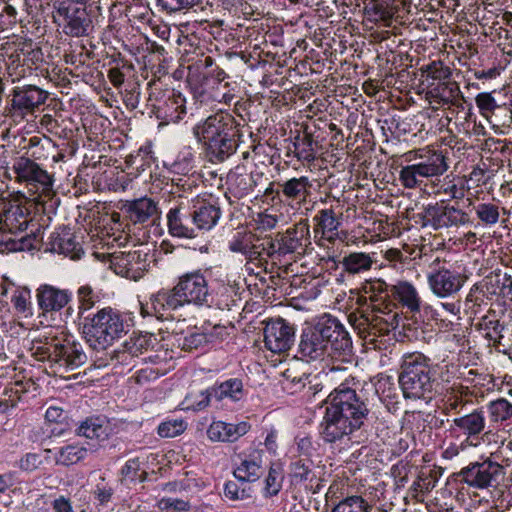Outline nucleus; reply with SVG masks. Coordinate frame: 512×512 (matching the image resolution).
Listing matches in <instances>:
<instances>
[{"label":"nucleus","mask_w":512,"mask_h":512,"mask_svg":"<svg viewBox=\"0 0 512 512\" xmlns=\"http://www.w3.org/2000/svg\"><path fill=\"white\" fill-rule=\"evenodd\" d=\"M369 293L371 313L362 314L357 328L360 334L375 347L381 348L382 337L389 336L399 325V315L392 310V303H386L387 298L397 301L411 313L421 309V297L417 288L408 281H398L387 285L377 281L365 288Z\"/></svg>","instance_id":"f257e3e1"},{"label":"nucleus","mask_w":512,"mask_h":512,"mask_svg":"<svg viewBox=\"0 0 512 512\" xmlns=\"http://www.w3.org/2000/svg\"><path fill=\"white\" fill-rule=\"evenodd\" d=\"M359 381L348 377L326 398V410L320 424V434L325 442L337 443L351 440L368 419L369 408L357 393Z\"/></svg>","instance_id":"f03ea898"},{"label":"nucleus","mask_w":512,"mask_h":512,"mask_svg":"<svg viewBox=\"0 0 512 512\" xmlns=\"http://www.w3.org/2000/svg\"><path fill=\"white\" fill-rule=\"evenodd\" d=\"M165 291L160 300L174 311L184 305L225 310L230 309L233 302L232 287L226 283L209 285L205 271L201 269L182 274L173 288Z\"/></svg>","instance_id":"7ed1b4c3"},{"label":"nucleus","mask_w":512,"mask_h":512,"mask_svg":"<svg viewBox=\"0 0 512 512\" xmlns=\"http://www.w3.org/2000/svg\"><path fill=\"white\" fill-rule=\"evenodd\" d=\"M239 125L231 113L219 111L197 123L192 133L209 162L222 163L237 150Z\"/></svg>","instance_id":"20e7f679"},{"label":"nucleus","mask_w":512,"mask_h":512,"mask_svg":"<svg viewBox=\"0 0 512 512\" xmlns=\"http://www.w3.org/2000/svg\"><path fill=\"white\" fill-rule=\"evenodd\" d=\"M31 221L28 209L10 201L0 203V246L3 251L19 252L40 250L43 245L41 229L31 234L17 237L24 232Z\"/></svg>","instance_id":"39448f33"},{"label":"nucleus","mask_w":512,"mask_h":512,"mask_svg":"<svg viewBox=\"0 0 512 512\" xmlns=\"http://www.w3.org/2000/svg\"><path fill=\"white\" fill-rule=\"evenodd\" d=\"M31 352L37 360L47 361L51 373L60 377L87 361L82 345L63 333L61 336L47 337L45 342H33Z\"/></svg>","instance_id":"423d86ee"},{"label":"nucleus","mask_w":512,"mask_h":512,"mask_svg":"<svg viewBox=\"0 0 512 512\" xmlns=\"http://www.w3.org/2000/svg\"><path fill=\"white\" fill-rule=\"evenodd\" d=\"M129 331L127 317L112 307L83 317V333L95 350H105Z\"/></svg>","instance_id":"0eeeda50"},{"label":"nucleus","mask_w":512,"mask_h":512,"mask_svg":"<svg viewBox=\"0 0 512 512\" xmlns=\"http://www.w3.org/2000/svg\"><path fill=\"white\" fill-rule=\"evenodd\" d=\"M398 381L405 398L431 399L434 386L431 360L418 352L405 354Z\"/></svg>","instance_id":"6e6552de"},{"label":"nucleus","mask_w":512,"mask_h":512,"mask_svg":"<svg viewBox=\"0 0 512 512\" xmlns=\"http://www.w3.org/2000/svg\"><path fill=\"white\" fill-rule=\"evenodd\" d=\"M409 162L399 172V180L407 189L421 188L427 180L439 177L448 170L446 157L437 150L419 149L410 152Z\"/></svg>","instance_id":"1a4fd4ad"},{"label":"nucleus","mask_w":512,"mask_h":512,"mask_svg":"<svg viewBox=\"0 0 512 512\" xmlns=\"http://www.w3.org/2000/svg\"><path fill=\"white\" fill-rule=\"evenodd\" d=\"M427 285L430 292L439 299L454 298L464 287L468 276L465 267L436 257L427 267Z\"/></svg>","instance_id":"9d476101"},{"label":"nucleus","mask_w":512,"mask_h":512,"mask_svg":"<svg viewBox=\"0 0 512 512\" xmlns=\"http://www.w3.org/2000/svg\"><path fill=\"white\" fill-rule=\"evenodd\" d=\"M315 323L323 334L325 348L332 362L330 370H343L341 364L350 362L353 355L352 339L345 325L330 314H324Z\"/></svg>","instance_id":"9b49d317"},{"label":"nucleus","mask_w":512,"mask_h":512,"mask_svg":"<svg viewBox=\"0 0 512 512\" xmlns=\"http://www.w3.org/2000/svg\"><path fill=\"white\" fill-rule=\"evenodd\" d=\"M9 175L20 184H24L30 191L40 192L46 197L53 193V177L37 162L28 157H17L9 168Z\"/></svg>","instance_id":"f8f14e48"},{"label":"nucleus","mask_w":512,"mask_h":512,"mask_svg":"<svg viewBox=\"0 0 512 512\" xmlns=\"http://www.w3.org/2000/svg\"><path fill=\"white\" fill-rule=\"evenodd\" d=\"M122 211L127 220L133 225L141 227H153L155 231L161 230L162 210L158 201L144 196L132 201H127Z\"/></svg>","instance_id":"ddd939ff"},{"label":"nucleus","mask_w":512,"mask_h":512,"mask_svg":"<svg viewBox=\"0 0 512 512\" xmlns=\"http://www.w3.org/2000/svg\"><path fill=\"white\" fill-rule=\"evenodd\" d=\"M343 213L333 206L319 209L312 217L313 234L316 240H325L330 244L345 241L348 232L341 230Z\"/></svg>","instance_id":"4468645a"},{"label":"nucleus","mask_w":512,"mask_h":512,"mask_svg":"<svg viewBox=\"0 0 512 512\" xmlns=\"http://www.w3.org/2000/svg\"><path fill=\"white\" fill-rule=\"evenodd\" d=\"M55 22L63 27V32L72 37L87 34L91 19L85 6L76 7L69 2H58L53 14Z\"/></svg>","instance_id":"2eb2a0df"},{"label":"nucleus","mask_w":512,"mask_h":512,"mask_svg":"<svg viewBox=\"0 0 512 512\" xmlns=\"http://www.w3.org/2000/svg\"><path fill=\"white\" fill-rule=\"evenodd\" d=\"M148 254L141 250L128 252H114L107 255L110 268L122 277L137 281L147 271L149 262Z\"/></svg>","instance_id":"dca6fc26"},{"label":"nucleus","mask_w":512,"mask_h":512,"mask_svg":"<svg viewBox=\"0 0 512 512\" xmlns=\"http://www.w3.org/2000/svg\"><path fill=\"white\" fill-rule=\"evenodd\" d=\"M10 97L9 114L24 119L46 102L48 92L35 85L16 86L12 89Z\"/></svg>","instance_id":"f3484780"},{"label":"nucleus","mask_w":512,"mask_h":512,"mask_svg":"<svg viewBox=\"0 0 512 512\" xmlns=\"http://www.w3.org/2000/svg\"><path fill=\"white\" fill-rule=\"evenodd\" d=\"M486 411L484 406L473 409L471 412L455 417L449 431L452 434L465 436V441L477 447L479 440L486 432Z\"/></svg>","instance_id":"a211bd4d"},{"label":"nucleus","mask_w":512,"mask_h":512,"mask_svg":"<svg viewBox=\"0 0 512 512\" xmlns=\"http://www.w3.org/2000/svg\"><path fill=\"white\" fill-rule=\"evenodd\" d=\"M473 462L461 469L458 474L461 482L476 489L494 487L499 483L504 473L497 465L486 462Z\"/></svg>","instance_id":"6ab92c4d"},{"label":"nucleus","mask_w":512,"mask_h":512,"mask_svg":"<svg viewBox=\"0 0 512 512\" xmlns=\"http://www.w3.org/2000/svg\"><path fill=\"white\" fill-rule=\"evenodd\" d=\"M373 254L365 252H350L344 255L341 259L336 257H328L326 263L331 269L341 271L336 275V282L343 284L350 277L364 274L371 270L375 263Z\"/></svg>","instance_id":"aec40b11"},{"label":"nucleus","mask_w":512,"mask_h":512,"mask_svg":"<svg viewBox=\"0 0 512 512\" xmlns=\"http://www.w3.org/2000/svg\"><path fill=\"white\" fill-rule=\"evenodd\" d=\"M42 52L34 44L29 42H20L14 45L13 50L8 55L6 62L8 76L14 83L23 78L31 66L41 60Z\"/></svg>","instance_id":"412c9836"},{"label":"nucleus","mask_w":512,"mask_h":512,"mask_svg":"<svg viewBox=\"0 0 512 512\" xmlns=\"http://www.w3.org/2000/svg\"><path fill=\"white\" fill-rule=\"evenodd\" d=\"M325 347L323 334L319 332L316 323L302 330L298 344L300 359L307 363H324L329 366L332 362Z\"/></svg>","instance_id":"4be33fe9"},{"label":"nucleus","mask_w":512,"mask_h":512,"mask_svg":"<svg viewBox=\"0 0 512 512\" xmlns=\"http://www.w3.org/2000/svg\"><path fill=\"white\" fill-rule=\"evenodd\" d=\"M156 117L163 123H178L186 114L185 98L174 90H166L160 97L149 99Z\"/></svg>","instance_id":"5701e85b"},{"label":"nucleus","mask_w":512,"mask_h":512,"mask_svg":"<svg viewBox=\"0 0 512 512\" xmlns=\"http://www.w3.org/2000/svg\"><path fill=\"white\" fill-rule=\"evenodd\" d=\"M426 218L434 229L460 227L472 224L468 212L455 205H430L426 209Z\"/></svg>","instance_id":"b1692460"},{"label":"nucleus","mask_w":512,"mask_h":512,"mask_svg":"<svg viewBox=\"0 0 512 512\" xmlns=\"http://www.w3.org/2000/svg\"><path fill=\"white\" fill-rule=\"evenodd\" d=\"M262 172L254 171L248 173L246 167L237 165L227 175L228 193L237 199H241L254 192L255 188L266 181Z\"/></svg>","instance_id":"393cba45"},{"label":"nucleus","mask_w":512,"mask_h":512,"mask_svg":"<svg viewBox=\"0 0 512 512\" xmlns=\"http://www.w3.org/2000/svg\"><path fill=\"white\" fill-rule=\"evenodd\" d=\"M191 207L183 202L171 207L166 214L168 233L175 238H196Z\"/></svg>","instance_id":"a878e982"},{"label":"nucleus","mask_w":512,"mask_h":512,"mask_svg":"<svg viewBox=\"0 0 512 512\" xmlns=\"http://www.w3.org/2000/svg\"><path fill=\"white\" fill-rule=\"evenodd\" d=\"M294 335V328L284 319H272L264 328V343L273 353L285 352L293 344Z\"/></svg>","instance_id":"bb28decb"},{"label":"nucleus","mask_w":512,"mask_h":512,"mask_svg":"<svg viewBox=\"0 0 512 512\" xmlns=\"http://www.w3.org/2000/svg\"><path fill=\"white\" fill-rule=\"evenodd\" d=\"M226 72L216 67L205 77L203 94L212 101L230 105L235 99V88L227 81Z\"/></svg>","instance_id":"cd10ccee"},{"label":"nucleus","mask_w":512,"mask_h":512,"mask_svg":"<svg viewBox=\"0 0 512 512\" xmlns=\"http://www.w3.org/2000/svg\"><path fill=\"white\" fill-rule=\"evenodd\" d=\"M45 251L58 253L71 260H79L84 254L79 237L67 227L59 228L50 234Z\"/></svg>","instance_id":"c85d7f7f"},{"label":"nucleus","mask_w":512,"mask_h":512,"mask_svg":"<svg viewBox=\"0 0 512 512\" xmlns=\"http://www.w3.org/2000/svg\"><path fill=\"white\" fill-rule=\"evenodd\" d=\"M278 251L284 256L289 254L303 255L310 241V228L306 222H300L278 235Z\"/></svg>","instance_id":"c756f323"},{"label":"nucleus","mask_w":512,"mask_h":512,"mask_svg":"<svg viewBox=\"0 0 512 512\" xmlns=\"http://www.w3.org/2000/svg\"><path fill=\"white\" fill-rule=\"evenodd\" d=\"M278 195L282 201L290 206H301L307 202L312 195V181L307 176L293 177L282 183H278Z\"/></svg>","instance_id":"7c9ffc66"},{"label":"nucleus","mask_w":512,"mask_h":512,"mask_svg":"<svg viewBox=\"0 0 512 512\" xmlns=\"http://www.w3.org/2000/svg\"><path fill=\"white\" fill-rule=\"evenodd\" d=\"M36 298L43 312H59L72 301L73 293L70 289L42 284L36 290Z\"/></svg>","instance_id":"2f4dec72"},{"label":"nucleus","mask_w":512,"mask_h":512,"mask_svg":"<svg viewBox=\"0 0 512 512\" xmlns=\"http://www.w3.org/2000/svg\"><path fill=\"white\" fill-rule=\"evenodd\" d=\"M481 441L489 447V455L481 459L497 465L503 472L504 467L509 465L512 452V442L506 443L504 437L489 429L481 437Z\"/></svg>","instance_id":"473e14b6"},{"label":"nucleus","mask_w":512,"mask_h":512,"mask_svg":"<svg viewBox=\"0 0 512 512\" xmlns=\"http://www.w3.org/2000/svg\"><path fill=\"white\" fill-rule=\"evenodd\" d=\"M264 450L259 448L250 449L243 454L240 464L235 468L233 474L241 482L253 483L264 474L263 467Z\"/></svg>","instance_id":"72a5a7b5"},{"label":"nucleus","mask_w":512,"mask_h":512,"mask_svg":"<svg viewBox=\"0 0 512 512\" xmlns=\"http://www.w3.org/2000/svg\"><path fill=\"white\" fill-rule=\"evenodd\" d=\"M194 220L196 238L214 228L220 217L221 209L218 205L206 201H196L191 206Z\"/></svg>","instance_id":"f704fd0d"},{"label":"nucleus","mask_w":512,"mask_h":512,"mask_svg":"<svg viewBox=\"0 0 512 512\" xmlns=\"http://www.w3.org/2000/svg\"><path fill=\"white\" fill-rule=\"evenodd\" d=\"M250 429L251 425L246 421L239 423L214 421L207 429V436L215 442H234L247 434Z\"/></svg>","instance_id":"c9c22d12"},{"label":"nucleus","mask_w":512,"mask_h":512,"mask_svg":"<svg viewBox=\"0 0 512 512\" xmlns=\"http://www.w3.org/2000/svg\"><path fill=\"white\" fill-rule=\"evenodd\" d=\"M258 248V237L246 229L236 230L228 240V249L243 255L249 261L259 258Z\"/></svg>","instance_id":"e433bc0d"},{"label":"nucleus","mask_w":512,"mask_h":512,"mask_svg":"<svg viewBox=\"0 0 512 512\" xmlns=\"http://www.w3.org/2000/svg\"><path fill=\"white\" fill-rule=\"evenodd\" d=\"M111 421L105 416H91L80 423L77 434L88 439L104 442L114 434Z\"/></svg>","instance_id":"4c0bfd02"},{"label":"nucleus","mask_w":512,"mask_h":512,"mask_svg":"<svg viewBox=\"0 0 512 512\" xmlns=\"http://www.w3.org/2000/svg\"><path fill=\"white\" fill-rule=\"evenodd\" d=\"M214 402L229 400L231 402L241 401L246 396L243 381L239 378H229L212 386Z\"/></svg>","instance_id":"58836bf2"},{"label":"nucleus","mask_w":512,"mask_h":512,"mask_svg":"<svg viewBox=\"0 0 512 512\" xmlns=\"http://www.w3.org/2000/svg\"><path fill=\"white\" fill-rule=\"evenodd\" d=\"M482 286L487 294L512 298V275L506 270H494L483 279Z\"/></svg>","instance_id":"ea45409f"},{"label":"nucleus","mask_w":512,"mask_h":512,"mask_svg":"<svg viewBox=\"0 0 512 512\" xmlns=\"http://www.w3.org/2000/svg\"><path fill=\"white\" fill-rule=\"evenodd\" d=\"M431 103L460 106L463 97L456 82H440L429 92Z\"/></svg>","instance_id":"a19ab883"},{"label":"nucleus","mask_w":512,"mask_h":512,"mask_svg":"<svg viewBox=\"0 0 512 512\" xmlns=\"http://www.w3.org/2000/svg\"><path fill=\"white\" fill-rule=\"evenodd\" d=\"M314 144L315 142L311 134H298L292 141V148H289L288 155L292 154L300 162L312 163L316 159Z\"/></svg>","instance_id":"79ce46f5"},{"label":"nucleus","mask_w":512,"mask_h":512,"mask_svg":"<svg viewBox=\"0 0 512 512\" xmlns=\"http://www.w3.org/2000/svg\"><path fill=\"white\" fill-rule=\"evenodd\" d=\"M89 453V449L79 443L67 444L59 448L55 455V462L62 466H71L84 460Z\"/></svg>","instance_id":"37998d69"},{"label":"nucleus","mask_w":512,"mask_h":512,"mask_svg":"<svg viewBox=\"0 0 512 512\" xmlns=\"http://www.w3.org/2000/svg\"><path fill=\"white\" fill-rule=\"evenodd\" d=\"M226 334V327L222 325H214L211 330L204 328L203 332L193 333L184 340V346L189 349H197L208 343H212L217 339H222Z\"/></svg>","instance_id":"c03bdc74"},{"label":"nucleus","mask_w":512,"mask_h":512,"mask_svg":"<svg viewBox=\"0 0 512 512\" xmlns=\"http://www.w3.org/2000/svg\"><path fill=\"white\" fill-rule=\"evenodd\" d=\"M464 387L452 386L443 398V412L446 415H459L465 410L468 400L464 398Z\"/></svg>","instance_id":"a18cd8bd"},{"label":"nucleus","mask_w":512,"mask_h":512,"mask_svg":"<svg viewBox=\"0 0 512 512\" xmlns=\"http://www.w3.org/2000/svg\"><path fill=\"white\" fill-rule=\"evenodd\" d=\"M166 293L165 289L159 290L157 293L152 294L150 299L145 304H141V315L146 316H155L157 319H167L171 316V312L174 311L173 308H168L163 301L160 300L162 294Z\"/></svg>","instance_id":"49530a36"},{"label":"nucleus","mask_w":512,"mask_h":512,"mask_svg":"<svg viewBox=\"0 0 512 512\" xmlns=\"http://www.w3.org/2000/svg\"><path fill=\"white\" fill-rule=\"evenodd\" d=\"M313 467L310 458L294 460L290 464V476L296 483H313L317 479Z\"/></svg>","instance_id":"de8ad7c7"},{"label":"nucleus","mask_w":512,"mask_h":512,"mask_svg":"<svg viewBox=\"0 0 512 512\" xmlns=\"http://www.w3.org/2000/svg\"><path fill=\"white\" fill-rule=\"evenodd\" d=\"M476 327L486 339L493 342V345L501 343L503 326L496 318L495 313L481 317Z\"/></svg>","instance_id":"09e8293b"},{"label":"nucleus","mask_w":512,"mask_h":512,"mask_svg":"<svg viewBox=\"0 0 512 512\" xmlns=\"http://www.w3.org/2000/svg\"><path fill=\"white\" fill-rule=\"evenodd\" d=\"M484 408L490 423H502L512 417V403L505 398L490 401Z\"/></svg>","instance_id":"8fccbe9b"},{"label":"nucleus","mask_w":512,"mask_h":512,"mask_svg":"<svg viewBox=\"0 0 512 512\" xmlns=\"http://www.w3.org/2000/svg\"><path fill=\"white\" fill-rule=\"evenodd\" d=\"M195 155L191 147H184L169 164L171 172L186 175L194 168Z\"/></svg>","instance_id":"3c124183"},{"label":"nucleus","mask_w":512,"mask_h":512,"mask_svg":"<svg viewBox=\"0 0 512 512\" xmlns=\"http://www.w3.org/2000/svg\"><path fill=\"white\" fill-rule=\"evenodd\" d=\"M477 219L485 226H494L500 218L501 208L493 202H481L473 206Z\"/></svg>","instance_id":"603ef678"},{"label":"nucleus","mask_w":512,"mask_h":512,"mask_svg":"<svg viewBox=\"0 0 512 512\" xmlns=\"http://www.w3.org/2000/svg\"><path fill=\"white\" fill-rule=\"evenodd\" d=\"M157 507L161 512H199L189 501L177 497H163L157 502Z\"/></svg>","instance_id":"864d4df0"},{"label":"nucleus","mask_w":512,"mask_h":512,"mask_svg":"<svg viewBox=\"0 0 512 512\" xmlns=\"http://www.w3.org/2000/svg\"><path fill=\"white\" fill-rule=\"evenodd\" d=\"M368 502L361 496H348L334 506L331 512H369Z\"/></svg>","instance_id":"5fc2aeb1"},{"label":"nucleus","mask_w":512,"mask_h":512,"mask_svg":"<svg viewBox=\"0 0 512 512\" xmlns=\"http://www.w3.org/2000/svg\"><path fill=\"white\" fill-rule=\"evenodd\" d=\"M283 482L282 469L274 464L270 466L268 475L265 479V486L263 494L265 497L276 496L281 488Z\"/></svg>","instance_id":"6e6d98bb"},{"label":"nucleus","mask_w":512,"mask_h":512,"mask_svg":"<svg viewBox=\"0 0 512 512\" xmlns=\"http://www.w3.org/2000/svg\"><path fill=\"white\" fill-rule=\"evenodd\" d=\"M122 481L126 484L140 483L145 479V472L141 470L138 458H132L126 461L121 469Z\"/></svg>","instance_id":"4d7b16f0"},{"label":"nucleus","mask_w":512,"mask_h":512,"mask_svg":"<svg viewBox=\"0 0 512 512\" xmlns=\"http://www.w3.org/2000/svg\"><path fill=\"white\" fill-rule=\"evenodd\" d=\"M433 193H444L450 199L461 200L465 197L466 194L465 181L462 179L444 180L440 187Z\"/></svg>","instance_id":"13d9d810"},{"label":"nucleus","mask_w":512,"mask_h":512,"mask_svg":"<svg viewBox=\"0 0 512 512\" xmlns=\"http://www.w3.org/2000/svg\"><path fill=\"white\" fill-rule=\"evenodd\" d=\"M436 485V479L432 475L421 474L410 488L411 497L422 501L426 493H429Z\"/></svg>","instance_id":"bf43d9fd"},{"label":"nucleus","mask_w":512,"mask_h":512,"mask_svg":"<svg viewBox=\"0 0 512 512\" xmlns=\"http://www.w3.org/2000/svg\"><path fill=\"white\" fill-rule=\"evenodd\" d=\"M187 428L183 419H169L159 424L157 432L160 437L173 438L182 434Z\"/></svg>","instance_id":"052dcab7"},{"label":"nucleus","mask_w":512,"mask_h":512,"mask_svg":"<svg viewBox=\"0 0 512 512\" xmlns=\"http://www.w3.org/2000/svg\"><path fill=\"white\" fill-rule=\"evenodd\" d=\"M78 297V314L80 317L83 316L84 312L90 310L97 301V296L89 285H82L77 290Z\"/></svg>","instance_id":"680f3d73"},{"label":"nucleus","mask_w":512,"mask_h":512,"mask_svg":"<svg viewBox=\"0 0 512 512\" xmlns=\"http://www.w3.org/2000/svg\"><path fill=\"white\" fill-rule=\"evenodd\" d=\"M367 15L369 21L382 23L384 26L389 27L394 14L382 4H375L371 9L367 10Z\"/></svg>","instance_id":"e2e57ef3"},{"label":"nucleus","mask_w":512,"mask_h":512,"mask_svg":"<svg viewBox=\"0 0 512 512\" xmlns=\"http://www.w3.org/2000/svg\"><path fill=\"white\" fill-rule=\"evenodd\" d=\"M278 244V236H276L275 239H265L263 241L258 239L259 248L257 251L259 252V258L257 260L261 261L266 257L274 259L276 257L284 256L283 254H280V251H278Z\"/></svg>","instance_id":"0e129e2a"},{"label":"nucleus","mask_w":512,"mask_h":512,"mask_svg":"<svg viewBox=\"0 0 512 512\" xmlns=\"http://www.w3.org/2000/svg\"><path fill=\"white\" fill-rule=\"evenodd\" d=\"M20 400L19 391L13 388H5L0 398V414L9 415Z\"/></svg>","instance_id":"69168bd1"},{"label":"nucleus","mask_w":512,"mask_h":512,"mask_svg":"<svg viewBox=\"0 0 512 512\" xmlns=\"http://www.w3.org/2000/svg\"><path fill=\"white\" fill-rule=\"evenodd\" d=\"M11 303L18 312H26L31 305L30 290L23 287L16 288L11 296Z\"/></svg>","instance_id":"338daca9"},{"label":"nucleus","mask_w":512,"mask_h":512,"mask_svg":"<svg viewBox=\"0 0 512 512\" xmlns=\"http://www.w3.org/2000/svg\"><path fill=\"white\" fill-rule=\"evenodd\" d=\"M425 72L428 78L433 80L444 81L451 75L449 67L445 66L440 61H434L426 66Z\"/></svg>","instance_id":"774afa93"}]
</instances>
